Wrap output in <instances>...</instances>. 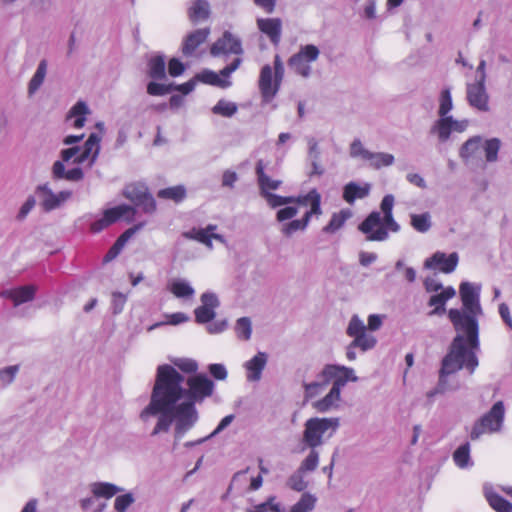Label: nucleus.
Wrapping results in <instances>:
<instances>
[{"label":"nucleus","instance_id":"nucleus-5","mask_svg":"<svg viewBox=\"0 0 512 512\" xmlns=\"http://www.w3.org/2000/svg\"><path fill=\"white\" fill-rule=\"evenodd\" d=\"M340 426L337 417H312L305 421L302 443L306 448H317L334 436Z\"/></svg>","mask_w":512,"mask_h":512},{"label":"nucleus","instance_id":"nucleus-18","mask_svg":"<svg viewBox=\"0 0 512 512\" xmlns=\"http://www.w3.org/2000/svg\"><path fill=\"white\" fill-rule=\"evenodd\" d=\"M458 261L459 257L456 252L447 255L444 252L437 251L425 260L424 266L427 269H437L443 273L449 274L456 269Z\"/></svg>","mask_w":512,"mask_h":512},{"label":"nucleus","instance_id":"nucleus-62","mask_svg":"<svg viewBox=\"0 0 512 512\" xmlns=\"http://www.w3.org/2000/svg\"><path fill=\"white\" fill-rule=\"evenodd\" d=\"M479 145H480V138L469 139L468 141H466L464 143V145L461 148V152H460L461 156L462 157L470 156L479 148Z\"/></svg>","mask_w":512,"mask_h":512},{"label":"nucleus","instance_id":"nucleus-34","mask_svg":"<svg viewBox=\"0 0 512 512\" xmlns=\"http://www.w3.org/2000/svg\"><path fill=\"white\" fill-rule=\"evenodd\" d=\"M210 14V6L206 0H195L188 9V16L196 24L206 20Z\"/></svg>","mask_w":512,"mask_h":512},{"label":"nucleus","instance_id":"nucleus-20","mask_svg":"<svg viewBox=\"0 0 512 512\" xmlns=\"http://www.w3.org/2000/svg\"><path fill=\"white\" fill-rule=\"evenodd\" d=\"M201 303V306L194 311L195 319L201 324L209 323L216 315L215 309L219 306L218 297L212 292H205L201 295Z\"/></svg>","mask_w":512,"mask_h":512},{"label":"nucleus","instance_id":"nucleus-60","mask_svg":"<svg viewBox=\"0 0 512 512\" xmlns=\"http://www.w3.org/2000/svg\"><path fill=\"white\" fill-rule=\"evenodd\" d=\"M127 297L125 294L120 292H113L112 293V301H111V307L113 314H118L123 311L124 306L126 304Z\"/></svg>","mask_w":512,"mask_h":512},{"label":"nucleus","instance_id":"nucleus-30","mask_svg":"<svg viewBox=\"0 0 512 512\" xmlns=\"http://www.w3.org/2000/svg\"><path fill=\"white\" fill-rule=\"evenodd\" d=\"M370 190L371 185L369 183L360 185L356 182H349L343 188V199L348 204H353L357 199L366 198Z\"/></svg>","mask_w":512,"mask_h":512},{"label":"nucleus","instance_id":"nucleus-57","mask_svg":"<svg viewBox=\"0 0 512 512\" xmlns=\"http://www.w3.org/2000/svg\"><path fill=\"white\" fill-rule=\"evenodd\" d=\"M349 154L352 158H361L365 161L369 158L371 151L367 150L360 139H354L350 144Z\"/></svg>","mask_w":512,"mask_h":512},{"label":"nucleus","instance_id":"nucleus-6","mask_svg":"<svg viewBox=\"0 0 512 512\" xmlns=\"http://www.w3.org/2000/svg\"><path fill=\"white\" fill-rule=\"evenodd\" d=\"M505 407L502 401H497L491 409L475 422L470 433L472 440L479 439L483 434L500 432L504 423Z\"/></svg>","mask_w":512,"mask_h":512},{"label":"nucleus","instance_id":"nucleus-64","mask_svg":"<svg viewBox=\"0 0 512 512\" xmlns=\"http://www.w3.org/2000/svg\"><path fill=\"white\" fill-rule=\"evenodd\" d=\"M80 153H81L80 146H73L70 148L63 149L60 152V160L59 161H63V164H64L65 162H69L71 159L74 160Z\"/></svg>","mask_w":512,"mask_h":512},{"label":"nucleus","instance_id":"nucleus-31","mask_svg":"<svg viewBox=\"0 0 512 512\" xmlns=\"http://www.w3.org/2000/svg\"><path fill=\"white\" fill-rule=\"evenodd\" d=\"M456 295V291L453 287L449 286L440 293L432 295L429 299V306H434V309L429 313L430 315H441L445 312L446 302Z\"/></svg>","mask_w":512,"mask_h":512},{"label":"nucleus","instance_id":"nucleus-7","mask_svg":"<svg viewBox=\"0 0 512 512\" xmlns=\"http://www.w3.org/2000/svg\"><path fill=\"white\" fill-rule=\"evenodd\" d=\"M266 164L263 160H258L255 167L257 182L259 186L260 195L266 200L271 208H277L287 205L291 201L289 198H284L272 193L271 191L277 190L281 184V180L272 179L265 173Z\"/></svg>","mask_w":512,"mask_h":512},{"label":"nucleus","instance_id":"nucleus-39","mask_svg":"<svg viewBox=\"0 0 512 512\" xmlns=\"http://www.w3.org/2000/svg\"><path fill=\"white\" fill-rule=\"evenodd\" d=\"M340 397L341 393L331 387L329 393L322 399L316 401L313 406L318 412L324 413L334 407L337 402L340 401Z\"/></svg>","mask_w":512,"mask_h":512},{"label":"nucleus","instance_id":"nucleus-49","mask_svg":"<svg viewBox=\"0 0 512 512\" xmlns=\"http://www.w3.org/2000/svg\"><path fill=\"white\" fill-rule=\"evenodd\" d=\"M352 343L353 346H356L357 348L361 349V351L366 352L375 347L377 340L375 336L368 334L367 332H364L354 337Z\"/></svg>","mask_w":512,"mask_h":512},{"label":"nucleus","instance_id":"nucleus-13","mask_svg":"<svg viewBox=\"0 0 512 512\" xmlns=\"http://www.w3.org/2000/svg\"><path fill=\"white\" fill-rule=\"evenodd\" d=\"M36 193L40 197V205L45 212L59 208L64 202L71 198L72 192L65 190L54 193L48 184L37 186Z\"/></svg>","mask_w":512,"mask_h":512},{"label":"nucleus","instance_id":"nucleus-9","mask_svg":"<svg viewBox=\"0 0 512 512\" xmlns=\"http://www.w3.org/2000/svg\"><path fill=\"white\" fill-rule=\"evenodd\" d=\"M359 230L366 235L367 241H386L389 238V228L378 211L371 212L359 225Z\"/></svg>","mask_w":512,"mask_h":512},{"label":"nucleus","instance_id":"nucleus-28","mask_svg":"<svg viewBox=\"0 0 512 512\" xmlns=\"http://www.w3.org/2000/svg\"><path fill=\"white\" fill-rule=\"evenodd\" d=\"M52 178L55 180L65 179L70 182H79L84 178V172L82 168L75 167L70 170L65 169L63 161H55L52 165Z\"/></svg>","mask_w":512,"mask_h":512},{"label":"nucleus","instance_id":"nucleus-55","mask_svg":"<svg viewBox=\"0 0 512 512\" xmlns=\"http://www.w3.org/2000/svg\"><path fill=\"white\" fill-rule=\"evenodd\" d=\"M18 372L19 365H11L0 368V386L7 387L10 385L14 381Z\"/></svg>","mask_w":512,"mask_h":512},{"label":"nucleus","instance_id":"nucleus-59","mask_svg":"<svg viewBox=\"0 0 512 512\" xmlns=\"http://www.w3.org/2000/svg\"><path fill=\"white\" fill-rule=\"evenodd\" d=\"M173 91V84H161L156 82H150L147 85V92L153 96H162Z\"/></svg>","mask_w":512,"mask_h":512},{"label":"nucleus","instance_id":"nucleus-44","mask_svg":"<svg viewBox=\"0 0 512 512\" xmlns=\"http://www.w3.org/2000/svg\"><path fill=\"white\" fill-rule=\"evenodd\" d=\"M186 196V189L183 185H177L173 187H168L165 189H161L158 192V197L163 199H171L175 202L182 201Z\"/></svg>","mask_w":512,"mask_h":512},{"label":"nucleus","instance_id":"nucleus-40","mask_svg":"<svg viewBox=\"0 0 512 512\" xmlns=\"http://www.w3.org/2000/svg\"><path fill=\"white\" fill-rule=\"evenodd\" d=\"M47 73V61L45 59H42L38 67L36 69L35 74L31 78L29 85H28V93L30 95L34 94L40 86L43 84L45 76Z\"/></svg>","mask_w":512,"mask_h":512},{"label":"nucleus","instance_id":"nucleus-24","mask_svg":"<svg viewBox=\"0 0 512 512\" xmlns=\"http://www.w3.org/2000/svg\"><path fill=\"white\" fill-rule=\"evenodd\" d=\"M36 286L26 285L15 289L3 290L0 296L13 301L15 307L30 302L35 298Z\"/></svg>","mask_w":512,"mask_h":512},{"label":"nucleus","instance_id":"nucleus-58","mask_svg":"<svg viewBox=\"0 0 512 512\" xmlns=\"http://www.w3.org/2000/svg\"><path fill=\"white\" fill-rule=\"evenodd\" d=\"M172 363L185 373H194L198 369L197 362L189 358H175L172 360Z\"/></svg>","mask_w":512,"mask_h":512},{"label":"nucleus","instance_id":"nucleus-16","mask_svg":"<svg viewBox=\"0 0 512 512\" xmlns=\"http://www.w3.org/2000/svg\"><path fill=\"white\" fill-rule=\"evenodd\" d=\"M216 229V225L209 224L204 228H192L189 231H185L183 232L182 236L186 239L195 240L205 245L208 249L212 250V240L219 241L222 244H227V241L223 235L215 233Z\"/></svg>","mask_w":512,"mask_h":512},{"label":"nucleus","instance_id":"nucleus-48","mask_svg":"<svg viewBox=\"0 0 512 512\" xmlns=\"http://www.w3.org/2000/svg\"><path fill=\"white\" fill-rule=\"evenodd\" d=\"M128 241V230H125L119 238L116 240V242L112 245V247L108 250L106 255L103 258V261L105 263L112 261L115 259L123 247L125 246L126 242Z\"/></svg>","mask_w":512,"mask_h":512},{"label":"nucleus","instance_id":"nucleus-10","mask_svg":"<svg viewBox=\"0 0 512 512\" xmlns=\"http://www.w3.org/2000/svg\"><path fill=\"white\" fill-rule=\"evenodd\" d=\"M319 378L333 381L332 388L341 393V389L349 382L358 381L353 368L343 365L327 364L319 374Z\"/></svg>","mask_w":512,"mask_h":512},{"label":"nucleus","instance_id":"nucleus-54","mask_svg":"<svg viewBox=\"0 0 512 512\" xmlns=\"http://www.w3.org/2000/svg\"><path fill=\"white\" fill-rule=\"evenodd\" d=\"M500 146L501 142L498 138H491L485 141L484 151L488 162H494L497 160Z\"/></svg>","mask_w":512,"mask_h":512},{"label":"nucleus","instance_id":"nucleus-14","mask_svg":"<svg viewBox=\"0 0 512 512\" xmlns=\"http://www.w3.org/2000/svg\"><path fill=\"white\" fill-rule=\"evenodd\" d=\"M210 53L214 57L229 54L239 57L243 53L242 42L239 37L225 31L222 37L211 46Z\"/></svg>","mask_w":512,"mask_h":512},{"label":"nucleus","instance_id":"nucleus-15","mask_svg":"<svg viewBox=\"0 0 512 512\" xmlns=\"http://www.w3.org/2000/svg\"><path fill=\"white\" fill-rule=\"evenodd\" d=\"M89 489L92 493V497H87L80 500V507L84 511H87L92 506L94 499L104 498L108 500L119 492L124 491L123 488L108 482H93L89 485Z\"/></svg>","mask_w":512,"mask_h":512},{"label":"nucleus","instance_id":"nucleus-47","mask_svg":"<svg viewBox=\"0 0 512 512\" xmlns=\"http://www.w3.org/2000/svg\"><path fill=\"white\" fill-rule=\"evenodd\" d=\"M321 379V381L303 383L305 399L309 400L316 397L323 392L326 386L330 383V381H327L326 379Z\"/></svg>","mask_w":512,"mask_h":512},{"label":"nucleus","instance_id":"nucleus-26","mask_svg":"<svg viewBox=\"0 0 512 512\" xmlns=\"http://www.w3.org/2000/svg\"><path fill=\"white\" fill-rule=\"evenodd\" d=\"M321 214L322 209H319L318 205L316 204L314 205L313 210H308L305 212L302 219L291 220L290 222L282 224L280 231L283 235L290 237L297 231H304L307 228L313 215L319 216Z\"/></svg>","mask_w":512,"mask_h":512},{"label":"nucleus","instance_id":"nucleus-37","mask_svg":"<svg viewBox=\"0 0 512 512\" xmlns=\"http://www.w3.org/2000/svg\"><path fill=\"white\" fill-rule=\"evenodd\" d=\"M90 113L89 107L83 101H78L68 112L67 120L75 118L73 126L77 129L82 128L85 125V116Z\"/></svg>","mask_w":512,"mask_h":512},{"label":"nucleus","instance_id":"nucleus-43","mask_svg":"<svg viewBox=\"0 0 512 512\" xmlns=\"http://www.w3.org/2000/svg\"><path fill=\"white\" fill-rule=\"evenodd\" d=\"M319 457L317 448H309L308 455L302 460L298 468L305 473L315 471L319 464Z\"/></svg>","mask_w":512,"mask_h":512},{"label":"nucleus","instance_id":"nucleus-25","mask_svg":"<svg viewBox=\"0 0 512 512\" xmlns=\"http://www.w3.org/2000/svg\"><path fill=\"white\" fill-rule=\"evenodd\" d=\"M483 493L490 507L496 512H512V504L499 494L494 485L485 483Z\"/></svg>","mask_w":512,"mask_h":512},{"label":"nucleus","instance_id":"nucleus-35","mask_svg":"<svg viewBox=\"0 0 512 512\" xmlns=\"http://www.w3.org/2000/svg\"><path fill=\"white\" fill-rule=\"evenodd\" d=\"M284 198H289L291 201L287 202L288 204H298L299 206H307L310 205L309 210L314 209V205H318V208L321 209V195L316 189L310 190L305 195L300 196H284Z\"/></svg>","mask_w":512,"mask_h":512},{"label":"nucleus","instance_id":"nucleus-52","mask_svg":"<svg viewBox=\"0 0 512 512\" xmlns=\"http://www.w3.org/2000/svg\"><path fill=\"white\" fill-rule=\"evenodd\" d=\"M306 473L299 468L288 478L287 486L297 492H302L307 488V482L304 479Z\"/></svg>","mask_w":512,"mask_h":512},{"label":"nucleus","instance_id":"nucleus-42","mask_svg":"<svg viewBox=\"0 0 512 512\" xmlns=\"http://www.w3.org/2000/svg\"><path fill=\"white\" fill-rule=\"evenodd\" d=\"M236 336L242 341H248L252 335V322L249 317L239 318L234 327Z\"/></svg>","mask_w":512,"mask_h":512},{"label":"nucleus","instance_id":"nucleus-4","mask_svg":"<svg viewBox=\"0 0 512 512\" xmlns=\"http://www.w3.org/2000/svg\"><path fill=\"white\" fill-rule=\"evenodd\" d=\"M155 208V200L145 183L137 182L130 185V237L146 223V219L143 218L131 226L132 223L138 221L137 216L141 218L142 215H150Z\"/></svg>","mask_w":512,"mask_h":512},{"label":"nucleus","instance_id":"nucleus-21","mask_svg":"<svg viewBox=\"0 0 512 512\" xmlns=\"http://www.w3.org/2000/svg\"><path fill=\"white\" fill-rule=\"evenodd\" d=\"M467 100L470 106L479 111H488V94L485 89V82L476 81L467 84Z\"/></svg>","mask_w":512,"mask_h":512},{"label":"nucleus","instance_id":"nucleus-11","mask_svg":"<svg viewBox=\"0 0 512 512\" xmlns=\"http://www.w3.org/2000/svg\"><path fill=\"white\" fill-rule=\"evenodd\" d=\"M468 127V120H456L452 116L439 117L430 128V133L436 135L441 143L449 140L453 132L462 133Z\"/></svg>","mask_w":512,"mask_h":512},{"label":"nucleus","instance_id":"nucleus-33","mask_svg":"<svg viewBox=\"0 0 512 512\" xmlns=\"http://www.w3.org/2000/svg\"><path fill=\"white\" fill-rule=\"evenodd\" d=\"M393 206H394V197L391 194L385 195L381 201V210L383 212V219H385V223L388 226L389 230L392 232H398L400 230V225L394 220L393 217Z\"/></svg>","mask_w":512,"mask_h":512},{"label":"nucleus","instance_id":"nucleus-41","mask_svg":"<svg viewBox=\"0 0 512 512\" xmlns=\"http://www.w3.org/2000/svg\"><path fill=\"white\" fill-rule=\"evenodd\" d=\"M394 156L385 152H371L367 162L375 169L391 166L394 163Z\"/></svg>","mask_w":512,"mask_h":512},{"label":"nucleus","instance_id":"nucleus-8","mask_svg":"<svg viewBox=\"0 0 512 512\" xmlns=\"http://www.w3.org/2000/svg\"><path fill=\"white\" fill-rule=\"evenodd\" d=\"M320 50L313 44L300 47L299 51L288 60L291 70L303 78H309L312 73L311 64L318 60Z\"/></svg>","mask_w":512,"mask_h":512},{"label":"nucleus","instance_id":"nucleus-27","mask_svg":"<svg viewBox=\"0 0 512 512\" xmlns=\"http://www.w3.org/2000/svg\"><path fill=\"white\" fill-rule=\"evenodd\" d=\"M267 354L258 352L253 358L245 362L246 378L250 382H257L261 379L262 372L267 364Z\"/></svg>","mask_w":512,"mask_h":512},{"label":"nucleus","instance_id":"nucleus-3","mask_svg":"<svg viewBox=\"0 0 512 512\" xmlns=\"http://www.w3.org/2000/svg\"><path fill=\"white\" fill-rule=\"evenodd\" d=\"M478 364L476 353L465 347V339L463 335H456L450 345L449 352L442 360L438 385L435 389L427 392V397L431 399L436 394L444 393L449 389L446 383V377L448 375L455 373L463 367L469 370L472 374Z\"/></svg>","mask_w":512,"mask_h":512},{"label":"nucleus","instance_id":"nucleus-46","mask_svg":"<svg viewBox=\"0 0 512 512\" xmlns=\"http://www.w3.org/2000/svg\"><path fill=\"white\" fill-rule=\"evenodd\" d=\"M453 108V102H452V96L450 88H445L441 91L440 97H439V108H438V115L439 117H450L448 113Z\"/></svg>","mask_w":512,"mask_h":512},{"label":"nucleus","instance_id":"nucleus-2","mask_svg":"<svg viewBox=\"0 0 512 512\" xmlns=\"http://www.w3.org/2000/svg\"><path fill=\"white\" fill-rule=\"evenodd\" d=\"M459 293L463 308L450 309L448 317L457 331V335H463L465 347L476 353L480 346L478 318L483 313L480 304V286L470 282H462Z\"/></svg>","mask_w":512,"mask_h":512},{"label":"nucleus","instance_id":"nucleus-19","mask_svg":"<svg viewBox=\"0 0 512 512\" xmlns=\"http://www.w3.org/2000/svg\"><path fill=\"white\" fill-rule=\"evenodd\" d=\"M128 214V204H121L119 206L106 209L102 217L96 219L90 224V231L92 233H99L116 223L119 219Z\"/></svg>","mask_w":512,"mask_h":512},{"label":"nucleus","instance_id":"nucleus-36","mask_svg":"<svg viewBox=\"0 0 512 512\" xmlns=\"http://www.w3.org/2000/svg\"><path fill=\"white\" fill-rule=\"evenodd\" d=\"M352 217L350 209H342L337 213H333L329 223L323 228V232L333 234L340 230L348 219Z\"/></svg>","mask_w":512,"mask_h":512},{"label":"nucleus","instance_id":"nucleus-29","mask_svg":"<svg viewBox=\"0 0 512 512\" xmlns=\"http://www.w3.org/2000/svg\"><path fill=\"white\" fill-rule=\"evenodd\" d=\"M210 34L209 28L197 29L186 36L182 52L185 56H192L199 45L204 43Z\"/></svg>","mask_w":512,"mask_h":512},{"label":"nucleus","instance_id":"nucleus-1","mask_svg":"<svg viewBox=\"0 0 512 512\" xmlns=\"http://www.w3.org/2000/svg\"><path fill=\"white\" fill-rule=\"evenodd\" d=\"M175 367L163 364L157 368L155 384L148 406L141 412V418L158 416L152 435L167 432L175 422V439L180 440L198 420L196 402H202L212 395L214 383L204 374L187 379Z\"/></svg>","mask_w":512,"mask_h":512},{"label":"nucleus","instance_id":"nucleus-38","mask_svg":"<svg viewBox=\"0 0 512 512\" xmlns=\"http://www.w3.org/2000/svg\"><path fill=\"white\" fill-rule=\"evenodd\" d=\"M453 460L457 467L461 469L470 468L473 462L470 457V444L468 442L460 445L453 453Z\"/></svg>","mask_w":512,"mask_h":512},{"label":"nucleus","instance_id":"nucleus-17","mask_svg":"<svg viewBox=\"0 0 512 512\" xmlns=\"http://www.w3.org/2000/svg\"><path fill=\"white\" fill-rule=\"evenodd\" d=\"M282 81H278L270 65L262 67L259 77V89L263 101L270 102L279 91Z\"/></svg>","mask_w":512,"mask_h":512},{"label":"nucleus","instance_id":"nucleus-51","mask_svg":"<svg viewBox=\"0 0 512 512\" xmlns=\"http://www.w3.org/2000/svg\"><path fill=\"white\" fill-rule=\"evenodd\" d=\"M316 498L309 493H304L295 503L290 512H311L315 507Z\"/></svg>","mask_w":512,"mask_h":512},{"label":"nucleus","instance_id":"nucleus-61","mask_svg":"<svg viewBox=\"0 0 512 512\" xmlns=\"http://www.w3.org/2000/svg\"><path fill=\"white\" fill-rule=\"evenodd\" d=\"M298 213V208L294 206H287L281 208L276 213V219L279 222H284L286 220H291Z\"/></svg>","mask_w":512,"mask_h":512},{"label":"nucleus","instance_id":"nucleus-50","mask_svg":"<svg viewBox=\"0 0 512 512\" xmlns=\"http://www.w3.org/2000/svg\"><path fill=\"white\" fill-rule=\"evenodd\" d=\"M149 75L153 79L165 78V59L162 56H156L149 61Z\"/></svg>","mask_w":512,"mask_h":512},{"label":"nucleus","instance_id":"nucleus-63","mask_svg":"<svg viewBox=\"0 0 512 512\" xmlns=\"http://www.w3.org/2000/svg\"><path fill=\"white\" fill-rule=\"evenodd\" d=\"M208 370L216 380H225L227 378L228 373L223 364H210Z\"/></svg>","mask_w":512,"mask_h":512},{"label":"nucleus","instance_id":"nucleus-32","mask_svg":"<svg viewBox=\"0 0 512 512\" xmlns=\"http://www.w3.org/2000/svg\"><path fill=\"white\" fill-rule=\"evenodd\" d=\"M168 289L176 298L180 299L192 298L195 294L191 284L181 278L171 280L168 284Z\"/></svg>","mask_w":512,"mask_h":512},{"label":"nucleus","instance_id":"nucleus-45","mask_svg":"<svg viewBox=\"0 0 512 512\" xmlns=\"http://www.w3.org/2000/svg\"><path fill=\"white\" fill-rule=\"evenodd\" d=\"M411 225L416 231L420 233L427 232L431 228L430 214L428 212L422 214H412Z\"/></svg>","mask_w":512,"mask_h":512},{"label":"nucleus","instance_id":"nucleus-22","mask_svg":"<svg viewBox=\"0 0 512 512\" xmlns=\"http://www.w3.org/2000/svg\"><path fill=\"white\" fill-rule=\"evenodd\" d=\"M100 141L101 137L97 133H91L83 147H81V153L74 159L73 163L82 164L88 160L91 167L98 157Z\"/></svg>","mask_w":512,"mask_h":512},{"label":"nucleus","instance_id":"nucleus-23","mask_svg":"<svg viewBox=\"0 0 512 512\" xmlns=\"http://www.w3.org/2000/svg\"><path fill=\"white\" fill-rule=\"evenodd\" d=\"M256 23L258 29L265 34L274 45L280 43L282 34V21L280 18H258Z\"/></svg>","mask_w":512,"mask_h":512},{"label":"nucleus","instance_id":"nucleus-53","mask_svg":"<svg viewBox=\"0 0 512 512\" xmlns=\"http://www.w3.org/2000/svg\"><path fill=\"white\" fill-rule=\"evenodd\" d=\"M237 109L238 107L234 102L219 100L217 104L212 108V112L224 117H231L237 112Z\"/></svg>","mask_w":512,"mask_h":512},{"label":"nucleus","instance_id":"nucleus-12","mask_svg":"<svg viewBox=\"0 0 512 512\" xmlns=\"http://www.w3.org/2000/svg\"><path fill=\"white\" fill-rule=\"evenodd\" d=\"M241 58L235 57L233 61L224 67L220 74H217L210 70H205L196 76V79L210 85L226 88L231 85V82L227 79L241 64Z\"/></svg>","mask_w":512,"mask_h":512},{"label":"nucleus","instance_id":"nucleus-56","mask_svg":"<svg viewBox=\"0 0 512 512\" xmlns=\"http://www.w3.org/2000/svg\"><path fill=\"white\" fill-rule=\"evenodd\" d=\"M366 332V326L358 315H353L349 321L346 333L348 336L354 338Z\"/></svg>","mask_w":512,"mask_h":512}]
</instances>
